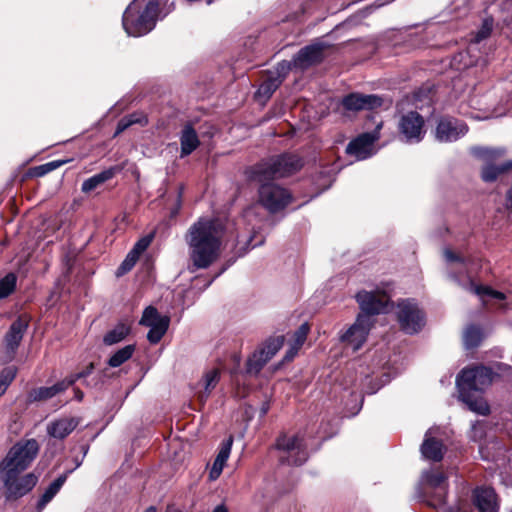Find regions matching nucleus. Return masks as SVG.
<instances>
[{
    "label": "nucleus",
    "mask_w": 512,
    "mask_h": 512,
    "mask_svg": "<svg viewBox=\"0 0 512 512\" xmlns=\"http://www.w3.org/2000/svg\"><path fill=\"white\" fill-rule=\"evenodd\" d=\"M225 231L224 222L218 218H200L189 228L186 242L190 272L206 269L219 258Z\"/></svg>",
    "instance_id": "1"
},
{
    "label": "nucleus",
    "mask_w": 512,
    "mask_h": 512,
    "mask_svg": "<svg viewBox=\"0 0 512 512\" xmlns=\"http://www.w3.org/2000/svg\"><path fill=\"white\" fill-rule=\"evenodd\" d=\"M362 314L356 322L341 336V341L357 351L366 341L371 327V315L386 313L391 308L389 296L382 291H360L356 295Z\"/></svg>",
    "instance_id": "2"
},
{
    "label": "nucleus",
    "mask_w": 512,
    "mask_h": 512,
    "mask_svg": "<svg viewBox=\"0 0 512 512\" xmlns=\"http://www.w3.org/2000/svg\"><path fill=\"white\" fill-rule=\"evenodd\" d=\"M158 15L159 1L149 0L141 8L140 0H133L123 14L122 25L129 36L140 37L155 27Z\"/></svg>",
    "instance_id": "3"
},
{
    "label": "nucleus",
    "mask_w": 512,
    "mask_h": 512,
    "mask_svg": "<svg viewBox=\"0 0 512 512\" xmlns=\"http://www.w3.org/2000/svg\"><path fill=\"white\" fill-rule=\"evenodd\" d=\"M445 260L451 265L459 266L460 271L458 273L451 272L450 278L457 283L462 289L469 291L477 295L483 304H486L487 299H496L499 301L505 300V295L502 292L493 290L488 286L477 285L472 280L467 270V260L462 256L454 253L450 249H445L444 252Z\"/></svg>",
    "instance_id": "4"
},
{
    "label": "nucleus",
    "mask_w": 512,
    "mask_h": 512,
    "mask_svg": "<svg viewBox=\"0 0 512 512\" xmlns=\"http://www.w3.org/2000/svg\"><path fill=\"white\" fill-rule=\"evenodd\" d=\"M302 167V160L294 154H282L262 161L251 170L250 177L257 182L289 176Z\"/></svg>",
    "instance_id": "5"
},
{
    "label": "nucleus",
    "mask_w": 512,
    "mask_h": 512,
    "mask_svg": "<svg viewBox=\"0 0 512 512\" xmlns=\"http://www.w3.org/2000/svg\"><path fill=\"white\" fill-rule=\"evenodd\" d=\"M38 451L39 445L35 439L15 444L3 460L0 472H23L35 459Z\"/></svg>",
    "instance_id": "6"
},
{
    "label": "nucleus",
    "mask_w": 512,
    "mask_h": 512,
    "mask_svg": "<svg viewBox=\"0 0 512 512\" xmlns=\"http://www.w3.org/2000/svg\"><path fill=\"white\" fill-rule=\"evenodd\" d=\"M492 378L490 368L475 366L463 369L456 378V385L459 391L481 392L491 384Z\"/></svg>",
    "instance_id": "7"
},
{
    "label": "nucleus",
    "mask_w": 512,
    "mask_h": 512,
    "mask_svg": "<svg viewBox=\"0 0 512 512\" xmlns=\"http://www.w3.org/2000/svg\"><path fill=\"white\" fill-rule=\"evenodd\" d=\"M276 446L282 452L280 456L282 463L300 466L308 458L304 439L298 435H282L277 439Z\"/></svg>",
    "instance_id": "8"
},
{
    "label": "nucleus",
    "mask_w": 512,
    "mask_h": 512,
    "mask_svg": "<svg viewBox=\"0 0 512 512\" xmlns=\"http://www.w3.org/2000/svg\"><path fill=\"white\" fill-rule=\"evenodd\" d=\"M396 314L401 329L407 334H415L424 326V314L414 300L399 301Z\"/></svg>",
    "instance_id": "9"
},
{
    "label": "nucleus",
    "mask_w": 512,
    "mask_h": 512,
    "mask_svg": "<svg viewBox=\"0 0 512 512\" xmlns=\"http://www.w3.org/2000/svg\"><path fill=\"white\" fill-rule=\"evenodd\" d=\"M261 183L259 201L268 211H280L290 203L292 197L286 189L274 183Z\"/></svg>",
    "instance_id": "10"
},
{
    "label": "nucleus",
    "mask_w": 512,
    "mask_h": 512,
    "mask_svg": "<svg viewBox=\"0 0 512 512\" xmlns=\"http://www.w3.org/2000/svg\"><path fill=\"white\" fill-rule=\"evenodd\" d=\"M19 474L16 472H0L8 499H17L24 496L32 490L38 481V477L33 473H28L22 477H19Z\"/></svg>",
    "instance_id": "11"
},
{
    "label": "nucleus",
    "mask_w": 512,
    "mask_h": 512,
    "mask_svg": "<svg viewBox=\"0 0 512 512\" xmlns=\"http://www.w3.org/2000/svg\"><path fill=\"white\" fill-rule=\"evenodd\" d=\"M284 344V336L279 335L269 338L264 345L247 361V373L257 374L263 366L280 350Z\"/></svg>",
    "instance_id": "12"
},
{
    "label": "nucleus",
    "mask_w": 512,
    "mask_h": 512,
    "mask_svg": "<svg viewBox=\"0 0 512 512\" xmlns=\"http://www.w3.org/2000/svg\"><path fill=\"white\" fill-rule=\"evenodd\" d=\"M380 127L381 124H378L374 131L363 133L350 141L346 147V153L356 160H365L373 156L377 152L374 144L380 137Z\"/></svg>",
    "instance_id": "13"
},
{
    "label": "nucleus",
    "mask_w": 512,
    "mask_h": 512,
    "mask_svg": "<svg viewBox=\"0 0 512 512\" xmlns=\"http://www.w3.org/2000/svg\"><path fill=\"white\" fill-rule=\"evenodd\" d=\"M504 154L503 149H482L481 156L486 161V165L482 169V179L485 182L495 181L498 175L507 170L512 169V161L506 160L498 163L497 160Z\"/></svg>",
    "instance_id": "14"
},
{
    "label": "nucleus",
    "mask_w": 512,
    "mask_h": 512,
    "mask_svg": "<svg viewBox=\"0 0 512 512\" xmlns=\"http://www.w3.org/2000/svg\"><path fill=\"white\" fill-rule=\"evenodd\" d=\"M424 119L414 111L404 114L399 121V131L408 143H418L424 136Z\"/></svg>",
    "instance_id": "15"
},
{
    "label": "nucleus",
    "mask_w": 512,
    "mask_h": 512,
    "mask_svg": "<svg viewBox=\"0 0 512 512\" xmlns=\"http://www.w3.org/2000/svg\"><path fill=\"white\" fill-rule=\"evenodd\" d=\"M29 321L27 318L18 317L9 327L4 336L5 360L11 361L19 347L24 334L27 331Z\"/></svg>",
    "instance_id": "16"
},
{
    "label": "nucleus",
    "mask_w": 512,
    "mask_h": 512,
    "mask_svg": "<svg viewBox=\"0 0 512 512\" xmlns=\"http://www.w3.org/2000/svg\"><path fill=\"white\" fill-rule=\"evenodd\" d=\"M468 131L467 125L454 118H442L439 120L435 137L439 142H453L464 136Z\"/></svg>",
    "instance_id": "17"
},
{
    "label": "nucleus",
    "mask_w": 512,
    "mask_h": 512,
    "mask_svg": "<svg viewBox=\"0 0 512 512\" xmlns=\"http://www.w3.org/2000/svg\"><path fill=\"white\" fill-rule=\"evenodd\" d=\"M383 102V98L378 95L351 93L343 98L342 105L346 110L360 111L376 109L381 107Z\"/></svg>",
    "instance_id": "18"
},
{
    "label": "nucleus",
    "mask_w": 512,
    "mask_h": 512,
    "mask_svg": "<svg viewBox=\"0 0 512 512\" xmlns=\"http://www.w3.org/2000/svg\"><path fill=\"white\" fill-rule=\"evenodd\" d=\"M325 45L322 43H315L302 48L293 58L290 63V69L292 67L299 69H306L309 66L320 62L323 58V51Z\"/></svg>",
    "instance_id": "19"
},
{
    "label": "nucleus",
    "mask_w": 512,
    "mask_h": 512,
    "mask_svg": "<svg viewBox=\"0 0 512 512\" xmlns=\"http://www.w3.org/2000/svg\"><path fill=\"white\" fill-rule=\"evenodd\" d=\"M290 70V63L285 61L278 64L275 75L269 76L260 85L256 92L259 101H266L277 90L283 81L285 74Z\"/></svg>",
    "instance_id": "20"
},
{
    "label": "nucleus",
    "mask_w": 512,
    "mask_h": 512,
    "mask_svg": "<svg viewBox=\"0 0 512 512\" xmlns=\"http://www.w3.org/2000/svg\"><path fill=\"white\" fill-rule=\"evenodd\" d=\"M472 501L479 512H498V499L493 488L477 487L473 490Z\"/></svg>",
    "instance_id": "21"
},
{
    "label": "nucleus",
    "mask_w": 512,
    "mask_h": 512,
    "mask_svg": "<svg viewBox=\"0 0 512 512\" xmlns=\"http://www.w3.org/2000/svg\"><path fill=\"white\" fill-rule=\"evenodd\" d=\"M69 387L70 383L65 382V380L63 379L62 381H59L50 387L34 388L28 392L27 402L33 403L49 400L56 396L57 394L67 390Z\"/></svg>",
    "instance_id": "22"
},
{
    "label": "nucleus",
    "mask_w": 512,
    "mask_h": 512,
    "mask_svg": "<svg viewBox=\"0 0 512 512\" xmlns=\"http://www.w3.org/2000/svg\"><path fill=\"white\" fill-rule=\"evenodd\" d=\"M78 423L74 417L56 419L47 425V434L56 439H64L74 431Z\"/></svg>",
    "instance_id": "23"
},
{
    "label": "nucleus",
    "mask_w": 512,
    "mask_h": 512,
    "mask_svg": "<svg viewBox=\"0 0 512 512\" xmlns=\"http://www.w3.org/2000/svg\"><path fill=\"white\" fill-rule=\"evenodd\" d=\"M421 453L424 458L436 462L443 458V444L432 437V429H429L425 434V439L421 445Z\"/></svg>",
    "instance_id": "24"
},
{
    "label": "nucleus",
    "mask_w": 512,
    "mask_h": 512,
    "mask_svg": "<svg viewBox=\"0 0 512 512\" xmlns=\"http://www.w3.org/2000/svg\"><path fill=\"white\" fill-rule=\"evenodd\" d=\"M233 444V437L229 436L222 442L220 450L214 460L212 468L209 472L210 480H216L222 473L226 461L228 460Z\"/></svg>",
    "instance_id": "25"
},
{
    "label": "nucleus",
    "mask_w": 512,
    "mask_h": 512,
    "mask_svg": "<svg viewBox=\"0 0 512 512\" xmlns=\"http://www.w3.org/2000/svg\"><path fill=\"white\" fill-rule=\"evenodd\" d=\"M460 399L468 406L469 410L480 414H489V405L476 391H459Z\"/></svg>",
    "instance_id": "26"
},
{
    "label": "nucleus",
    "mask_w": 512,
    "mask_h": 512,
    "mask_svg": "<svg viewBox=\"0 0 512 512\" xmlns=\"http://www.w3.org/2000/svg\"><path fill=\"white\" fill-rule=\"evenodd\" d=\"M181 151L180 156L183 158L190 155L200 145L197 132L191 125H185L180 135Z\"/></svg>",
    "instance_id": "27"
},
{
    "label": "nucleus",
    "mask_w": 512,
    "mask_h": 512,
    "mask_svg": "<svg viewBox=\"0 0 512 512\" xmlns=\"http://www.w3.org/2000/svg\"><path fill=\"white\" fill-rule=\"evenodd\" d=\"M220 379V372L218 369H211L206 372L202 381L199 383L200 389L198 391V398L201 402H205L209 397L212 390L216 387Z\"/></svg>",
    "instance_id": "28"
},
{
    "label": "nucleus",
    "mask_w": 512,
    "mask_h": 512,
    "mask_svg": "<svg viewBox=\"0 0 512 512\" xmlns=\"http://www.w3.org/2000/svg\"><path fill=\"white\" fill-rule=\"evenodd\" d=\"M118 172V168L111 167L109 169H106L98 174L93 175L92 177L86 179L82 183L81 190L84 193H88L99 187L104 182L112 179L115 174Z\"/></svg>",
    "instance_id": "29"
},
{
    "label": "nucleus",
    "mask_w": 512,
    "mask_h": 512,
    "mask_svg": "<svg viewBox=\"0 0 512 512\" xmlns=\"http://www.w3.org/2000/svg\"><path fill=\"white\" fill-rule=\"evenodd\" d=\"M170 319L168 316H160L156 321H153L151 325L147 327L150 328L147 339L152 344H157L164 334L166 333L169 327Z\"/></svg>",
    "instance_id": "30"
},
{
    "label": "nucleus",
    "mask_w": 512,
    "mask_h": 512,
    "mask_svg": "<svg viewBox=\"0 0 512 512\" xmlns=\"http://www.w3.org/2000/svg\"><path fill=\"white\" fill-rule=\"evenodd\" d=\"M310 327L308 323H303L293 334L292 343L290 345L289 350L285 355L286 360H292L295 355L298 353L301 346L306 341L307 335L309 333Z\"/></svg>",
    "instance_id": "31"
},
{
    "label": "nucleus",
    "mask_w": 512,
    "mask_h": 512,
    "mask_svg": "<svg viewBox=\"0 0 512 512\" xmlns=\"http://www.w3.org/2000/svg\"><path fill=\"white\" fill-rule=\"evenodd\" d=\"M130 333V326L125 323L117 324L112 330L108 331L103 338L106 345H114L127 337Z\"/></svg>",
    "instance_id": "32"
},
{
    "label": "nucleus",
    "mask_w": 512,
    "mask_h": 512,
    "mask_svg": "<svg viewBox=\"0 0 512 512\" xmlns=\"http://www.w3.org/2000/svg\"><path fill=\"white\" fill-rule=\"evenodd\" d=\"M65 481L66 475H61L49 485L38 502L39 509L44 508L46 504L52 500V498L59 492Z\"/></svg>",
    "instance_id": "33"
},
{
    "label": "nucleus",
    "mask_w": 512,
    "mask_h": 512,
    "mask_svg": "<svg viewBox=\"0 0 512 512\" xmlns=\"http://www.w3.org/2000/svg\"><path fill=\"white\" fill-rule=\"evenodd\" d=\"M135 351L134 345H127L115 352L108 360L110 367H119L129 360Z\"/></svg>",
    "instance_id": "34"
},
{
    "label": "nucleus",
    "mask_w": 512,
    "mask_h": 512,
    "mask_svg": "<svg viewBox=\"0 0 512 512\" xmlns=\"http://www.w3.org/2000/svg\"><path fill=\"white\" fill-rule=\"evenodd\" d=\"M422 480L425 482L428 486L435 489H441L444 491V483L446 480V476L439 471H426L422 475Z\"/></svg>",
    "instance_id": "35"
},
{
    "label": "nucleus",
    "mask_w": 512,
    "mask_h": 512,
    "mask_svg": "<svg viewBox=\"0 0 512 512\" xmlns=\"http://www.w3.org/2000/svg\"><path fill=\"white\" fill-rule=\"evenodd\" d=\"M482 340V332L479 327L471 325L467 327L463 335V341L466 348H474L479 345Z\"/></svg>",
    "instance_id": "36"
},
{
    "label": "nucleus",
    "mask_w": 512,
    "mask_h": 512,
    "mask_svg": "<svg viewBox=\"0 0 512 512\" xmlns=\"http://www.w3.org/2000/svg\"><path fill=\"white\" fill-rule=\"evenodd\" d=\"M17 276L14 273H8L0 279V300L8 297L16 288Z\"/></svg>",
    "instance_id": "37"
},
{
    "label": "nucleus",
    "mask_w": 512,
    "mask_h": 512,
    "mask_svg": "<svg viewBox=\"0 0 512 512\" xmlns=\"http://www.w3.org/2000/svg\"><path fill=\"white\" fill-rule=\"evenodd\" d=\"M16 373L17 369L14 366L6 367L0 372V396L4 394L14 380Z\"/></svg>",
    "instance_id": "38"
},
{
    "label": "nucleus",
    "mask_w": 512,
    "mask_h": 512,
    "mask_svg": "<svg viewBox=\"0 0 512 512\" xmlns=\"http://www.w3.org/2000/svg\"><path fill=\"white\" fill-rule=\"evenodd\" d=\"M154 238L153 234L146 235L140 238L130 251L131 254H134L135 257L139 259L140 255L150 246L152 240Z\"/></svg>",
    "instance_id": "39"
},
{
    "label": "nucleus",
    "mask_w": 512,
    "mask_h": 512,
    "mask_svg": "<svg viewBox=\"0 0 512 512\" xmlns=\"http://www.w3.org/2000/svg\"><path fill=\"white\" fill-rule=\"evenodd\" d=\"M138 261V258L134 256V254H131L130 252L127 254L126 258L122 262V264L117 269L116 275L122 276L125 273L129 272Z\"/></svg>",
    "instance_id": "40"
},
{
    "label": "nucleus",
    "mask_w": 512,
    "mask_h": 512,
    "mask_svg": "<svg viewBox=\"0 0 512 512\" xmlns=\"http://www.w3.org/2000/svg\"><path fill=\"white\" fill-rule=\"evenodd\" d=\"M160 316L156 308L149 306L144 310L140 324L143 326L151 325L152 322L156 321Z\"/></svg>",
    "instance_id": "41"
},
{
    "label": "nucleus",
    "mask_w": 512,
    "mask_h": 512,
    "mask_svg": "<svg viewBox=\"0 0 512 512\" xmlns=\"http://www.w3.org/2000/svg\"><path fill=\"white\" fill-rule=\"evenodd\" d=\"M64 162L63 161H51L48 163H45L43 165H40L35 168V175L36 176H43L57 168H59Z\"/></svg>",
    "instance_id": "42"
},
{
    "label": "nucleus",
    "mask_w": 512,
    "mask_h": 512,
    "mask_svg": "<svg viewBox=\"0 0 512 512\" xmlns=\"http://www.w3.org/2000/svg\"><path fill=\"white\" fill-rule=\"evenodd\" d=\"M93 364L91 363L89 366L86 367L85 370H83L82 372H79V373H76V374H72L70 376H68L67 378H65V382H69L70 383V386H72L77 380L79 379H82V378H85L87 376H89L92 371H93Z\"/></svg>",
    "instance_id": "43"
},
{
    "label": "nucleus",
    "mask_w": 512,
    "mask_h": 512,
    "mask_svg": "<svg viewBox=\"0 0 512 512\" xmlns=\"http://www.w3.org/2000/svg\"><path fill=\"white\" fill-rule=\"evenodd\" d=\"M128 121L131 122V126L133 124H140V125H146L148 123L146 115L143 113H133L128 116H126Z\"/></svg>",
    "instance_id": "44"
},
{
    "label": "nucleus",
    "mask_w": 512,
    "mask_h": 512,
    "mask_svg": "<svg viewBox=\"0 0 512 512\" xmlns=\"http://www.w3.org/2000/svg\"><path fill=\"white\" fill-rule=\"evenodd\" d=\"M491 32V24L488 21H485L482 28L476 34V40L481 41L489 36Z\"/></svg>",
    "instance_id": "45"
},
{
    "label": "nucleus",
    "mask_w": 512,
    "mask_h": 512,
    "mask_svg": "<svg viewBox=\"0 0 512 512\" xmlns=\"http://www.w3.org/2000/svg\"><path fill=\"white\" fill-rule=\"evenodd\" d=\"M131 126V122L128 121L127 117H123L119 122H118V125H117V128H116V131H115V136H117L118 134L122 133L123 131H125L127 128H129Z\"/></svg>",
    "instance_id": "46"
},
{
    "label": "nucleus",
    "mask_w": 512,
    "mask_h": 512,
    "mask_svg": "<svg viewBox=\"0 0 512 512\" xmlns=\"http://www.w3.org/2000/svg\"><path fill=\"white\" fill-rule=\"evenodd\" d=\"M507 207L512 211V185L509 191L507 192Z\"/></svg>",
    "instance_id": "47"
},
{
    "label": "nucleus",
    "mask_w": 512,
    "mask_h": 512,
    "mask_svg": "<svg viewBox=\"0 0 512 512\" xmlns=\"http://www.w3.org/2000/svg\"><path fill=\"white\" fill-rule=\"evenodd\" d=\"M74 393H75V398L78 400V401H81L84 397V394L81 390L79 389H75L74 390Z\"/></svg>",
    "instance_id": "48"
},
{
    "label": "nucleus",
    "mask_w": 512,
    "mask_h": 512,
    "mask_svg": "<svg viewBox=\"0 0 512 512\" xmlns=\"http://www.w3.org/2000/svg\"><path fill=\"white\" fill-rule=\"evenodd\" d=\"M213 512H228V510L224 505H218L215 507Z\"/></svg>",
    "instance_id": "49"
},
{
    "label": "nucleus",
    "mask_w": 512,
    "mask_h": 512,
    "mask_svg": "<svg viewBox=\"0 0 512 512\" xmlns=\"http://www.w3.org/2000/svg\"><path fill=\"white\" fill-rule=\"evenodd\" d=\"M472 430H473V432H474V438H475V437L477 436L478 424H474V425L472 426Z\"/></svg>",
    "instance_id": "50"
},
{
    "label": "nucleus",
    "mask_w": 512,
    "mask_h": 512,
    "mask_svg": "<svg viewBox=\"0 0 512 512\" xmlns=\"http://www.w3.org/2000/svg\"><path fill=\"white\" fill-rule=\"evenodd\" d=\"M449 512H467V511H466L464 508H459V509H457V510H455V511H454V510H451V511H449Z\"/></svg>",
    "instance_id": "51"
},
{
    "label": "nucleus",
    "mask_w": 512,
    "mask_h": 512,
    "mask_svg": "<svg viewBox=\"0 0 512 512\" xmlns=\"http://www.w3.org/2000/svg\"><path fill=\"white\" fill-rule=\"evenodd\" d=\"M145 512H156V509L154 507H150Z\"/></svg>",
    "instance_id": "52"
},
{
    "label": "nucleus",
    "mask_w": 512,
    "mask_h": 512,
    "mask_svg": "<svg viewBox=\"0 0 512 512\" xmlns=\"http://www.w3.org/2000/svg\"><path fill=\"white\" fill-rule=\"evenodd\" d=\"M263 414H265L267 412V408H263Z\"/></svg>",
    "instance_id": "53"
},
{
    "label": "nucleus",
    "mask_w": 512,
    "mask_h": 512,
    "mask_svg": "<svg viewBox=\"0 0 512 512\" xmlns=\"http://www.w3.org/2000/svg\"><path fill=\"white\" fill-rule=\"evenodd\" d=\"M510 512H512V507H511V509H510Z\"/></svg>",
    "instance_id": "54"
}]
</instances>
